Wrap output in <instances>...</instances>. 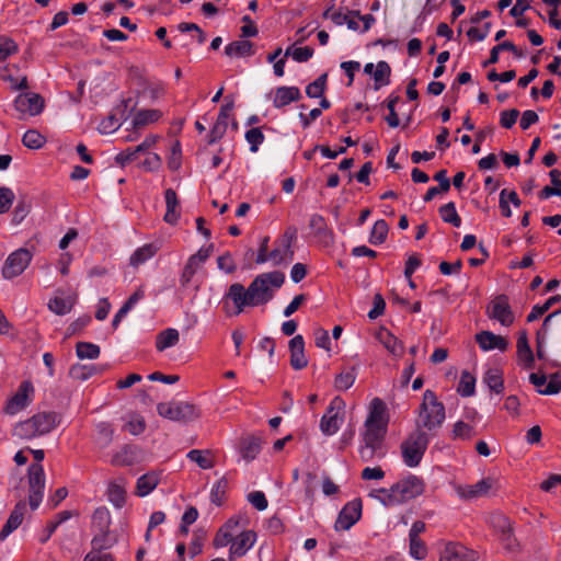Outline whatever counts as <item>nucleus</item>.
Here are the masks:
<instances>
[{
  "label": "nucleus",
  "mask_w": 561,
  "mask_h": 561,
  "mask_svg": "<svg viewBox=\"0 0 561 561\" xmlns=\"http://www.w3.org/2000/svg\"><path fill=\"white\" fill-rule=\"evenodd\" d=\"M284 283L285 274L280 271L256 275L248 288L240 283H233L222 298L224 306L227 308L228 301H232L234 310L231 314L239 316L247 307H257L271 301Z\"/></svg>",
  "instance_id": "nucleus-1"
},
{
  "label": "nucleus",
  "mask_w": 561,
  "mask_h": 561,
  "mask_svg": "<svg viewBox=\"0 0 561 561\" xmlns=\"http://www.w3.org/2000/svg\"><path fill=\"white\" fill-rule=\"evenodd\" d=\"M60 423V415L53 411H43L32 417L18 423L13 435L22 439H33L50 433Z\"/></svg>",
  "instance_id": "nucleus-2"
},
{
  "label": "nucleus",
  "mask_w": 561,
  "mask_h": 561,
  "mask_svg": "<svg viewBox=\"0 0 561 561\" xmlns=\"http://www.w3.org/2000/svg\"><path fill=\"white\" fill-rule=\"evenodd\" d=\"M445 407L438 401L434 391L427 389L423 393V401L420 405L419 420L416 421L417 427L427 431L439 428L445 421Z\"/></svg>",
  "instance_id": "nucleus-3"
},
{
  "label": "nucleus",
  "mask_w": 561,
  "mask_h": 561,
  "mask_svg": "<svg viewBox=\"0 0 561 561\" xmlns=\"http://www.w3.org/2000/svg\"><path fill=\"white\" fill-rule=\"evenodd\" d=\"M424 491V483L422 479L416 476L410 474L408 478L400 480L390 489H380L385 494L383 502L390 505L400 504L409 500L415 499Z\"/></svg>",
  "instance_id": "nucleus-4"
},
{
  "label": "nucleus",
  "mask_w": 561,
  "mask_h": 561,
  "mask_svg": "<svg viewBox=\"0 0 561 561\" xmlns=\"http://www.w3.org/2000/svg\"><path fill=\"white\" fill-rule=\"evenodd\" d=\"M386 434L370 432L362 433V440L358 447V454L364 462L380 460L387 455L385 444Z\"/></svg>",
  "instance_id": "nucleus-5"
},
{
  "label": "nucleus",
  "mask_w": 561,
  "mask_h": 561,
  "mask_svg": "<svg viewBox=\"0 0 561 561\" xmlns=\"http://www.w3.org/2000/svg\"><path fill=\"white\" fill-rule=\"evenodd\" d=\"M297 239V230L288 228L280 238L275 241V248L270 252L273 265H287L294 259L293 243Z\"/></svg>",
  "instance_id": "nucleus-6"
},
{
  "label": "nucleus",
  "mask_w": 561,
  "mask_h": 561,
  "mask_svg": "<svg viewBox=\"0 0 561 561\" xmlns=\"http://www.w3.org/2000/svg\"><path fill=\"white\" fill-rule=\"evenodd\" d=\"M344 401L339 397L330 402L320 420V430L324 435L332 436L340 430L344 420Z\"/></svg>",
  "instance_id": "nucleus-7"
},
{
  "label": "nucleus",
  "mask_w": 561,
  "mask_h": 561,
  "mask_svg": "<svg viewBox=\"0 0 561 561\" xmlns=\"http://www.w3.org/2000/svg\"><path fill=\"white\" fill-rule=\"evenodd\" d=\"M389 416L387 407L380 398H374L369 404V412L365 421V431L387 434Z\"/></svg>",
  "instance_id": "nucleus-8"
},
{
  "label": "nucleus",
  "mask_w": 561,
  "mask_h": 561,
  "mask_svg": "<svg viewBox=\"0 0 561 561\" xmlns=\"http://www.w3.org/2000/svg\"><path fill=\"white\" fill-rule=\"evenodd\" d=\"M157 412L160 416L175 422H187L195 417L194 405L182 401L160 402Z\"/></svg>",
  "instance_id": "nucleus-9"
},
{
  "label": "nucleus",
  "mask_w": 561,
  "mask_h": 561,
  "mask_svg": "<svg viewBox=\"0 0 561 561\" xmlns=\"http://www.w3.org/2000/svg\"><path fill=\"white\" fill-rule=\"evenodd\" d=\"M28 485L30 506L32 510H36L43 500L45 489V472L41 463H32L28 467Z\"/></svg>",
  "instance_id": "nucleus-10"
},
{
  "label": "nucleus",
  "mask_w": 561,
  "mask_h": 561,
  "mask_svg": "<svg viewBox=\"0 0 561 561\" xmlns=\"http://www.w3.org/2000/svg\"><path fill=\"white\" fill-rule=\"evenodd\" d=\"M32 260V253L24 248L12 252L5 260L2 267V275L7 279H11L21 275L28 266Z\"/></svg>",
  "instance_id": "nucleus-11"
},
{
  "label": "nucleus",
  "mask_w": 561,
  "mask_h": 561,
  "mask_svg": "<svg viewBox=\"0 0 561 561\" xmlns=\"http://www.w3.org/2000/svg\"><path fill=\"white\" fill-rule=\"evenodd\" d=\"M360 516L362 501L359 499H355L347 502L339 513V516L335 520V530H348L359 520Z\"/></svg>",
  "instance_id": "nucleus-12"
},
{
  "label": "nucleus",
  "mask_w": 561,
  "mask_h": 561,
  "mask_svg": "<svg viewBox=\"0 0 561 561\" xmlns=\"http://www.w3.org/2000/svg\"><path fill=\"white\" fill-rule=\"evenodd\" d=\"M489 314L502 325L510 327L514 322V314L508 302V297L504 294L496 296L489 306Z\"/></svg>",
  "instance_id": "nucleus-13"
},
{
  "label": "nucleus",
  "mask_w": 561,
  "mask_h": 561,
  "mask_svg": "<svg viewBox=\"0 0 561 561\" xmlns=\"http://www.w3.org/2000/svg\"><path fill=\"white\" fill-rule=\"evenodd\" d=\"M129 102L130 100L122 101L107 117L100 122L99 130L101 134H112L122 126V123L127 118L126 112Z\"/></svg>",
  "instance_id": "nucleus-14"
},
{
  "label": "nucleus",
  "mask_w": 561,
  "mask_h": 561,
  "mask_svg": "<svg viewBox=\"0 0 561 561\" xmlns=\"http://www.w3.org/2000/svg\"><path fill=\"white\" fill-rule=\"evenodd\" d=\"M14 107L22 114L38 115L44 108V100L37 93H21L14 100Z\"/></svg>",
  "instance_id": "nucleus-15"
},
{
  "label": "nucleus",
  "mask_w": 561,
  "mask_h": 561,
  "mask_svg": "<svg viewBox=\"0 0 561 561\" xmlns=\"http://www.w3.org/2000/svg\"><path fill=\"white\" fill-rule=\"evenodd\" d=\"M33 391V386L28 381H23L15 394L10 398L4 407V412L14 415L22 411L28 404V393Z\"/></svg>",
  "instance_id": "nucleus-16"
},
{
  "label": "nucleus",
  "mask_w": 561,
  "mask_h": 561,
  "mask_svg": "<svg viewBox=\"0 0 561 561\" xmlns=\"http://www.w3.org/2000/svg\"><path fill=\"white\" fill-rule=\"evenodd\" d=\"M256 535L254 531L248 530L234 537L232 545L229 549V559L232 561L236 558L243 557L255 543Z\"/></svg>",
  "instance_id": "nucleus-17"
},
{
  "label": "nucleus",
  "mask_w": 561,
  "mask_h": 561,
  "mask_svg": "<svg viewBox=\"0 0 561 561\" xmlns=\"http://www.w3.org/2000/svg\"><path fill=\"white\" fill-rule=\"evenodd\" d=\"M476 553L460 543L449 542L440 552L439 561H473Z\"/></svg>",
  "instance_id": "nucleus-18"
},
{
  "label": "nucleus",
  "mask_w": 561,
  "mask_h": 561,
  "mask_svg": "<svg viewBox=\"0 0 561 561\" xmlns=\"http://www.w3.org/2000/svg\"><path fill=\"white\" fill-rule=\"evenodd\" d=\"M496 481L493 478H484L474 484L466 485L459 489L461 497L470 500L488 495L489 492L494 488Z\"/></svg>",
  "instance_id": "nucleus-19"
},
{
  "label": "nucleus",
  "mask_w": 561,
  "mask_h": 561,
  "mask_svg": "<svg viewBox=\"0 0 561 561\" xmlns=\"http://www.w3.org/2000/svg\"><path fill=\"white\" fill-rule=\"evenodd\" d=\"M302 95L298 87H278L275 89L273 106L275 108H283L293 102L301 100Z\"/></svg>",
  "instance_id": "nucleus-20"
},
{
  "label": "nucleus",
  "mask_w": 561,
  "mask_h": 561,
  "mask_svg": "<svg viewBox=\"0 0 561 561\" xmlns=\"http://www.w3.org/2000/svg\"><path fill=\"white\" fill-rule=\"evenodd\" d=\"M26 504L20 501L11 512L7 523L0 531V540L4 541L23 522Z\"/></svg>",
  "instance_id": "nucleus-21"
},
{
  "label": "nucleus",
  "mask_w": 561,
  "mask_h": 561,
  "mask_svg": "<svg viewBox=\"0 0 561 561\" xmlns=\"http://www.w3.org/2000/svg\"><path fill=\"white\" fill-rule=\"evenodd\" d=\"M290 350V366L300 370L308 365V360L305 356V341L301 335H296L289 341Z\"/></svg>",
  "instance_id": "nucleus-22"
},
{
  "label": "nucleus",
  "mask_w": 561,
  "mask_h": 561,
  "mask_svg": "<svg viewBox=\"0 0 561 561\" xmlns=\"http://www.w3.org/2000/svg\"><path fill=\"white\" fill-rule=\"evenodd\" d=\"M263 440L259 436H247L241 439L239 445V453L241 458L247 462H250L256 458L261 453Z\"/></svg>",
  "instance_id": "nucleus-23"
},
{
  "label": "nucleus",
  "mask_w": 561,
  "mask_h": 561,
  "mask_svg": "<svg viewBox=\"0 0 561 561\" xmlns=\"http://www.w3.org/2000/svg\"><path fill=\"white\" fill-rule=\"evenodd\" d=\"M476 341L483 351H505L507 347V342L503 336L496 335L490 331H482L478 333L476 335Z\"/></svg>",
  "instance_id": "nucleus-24"
},
{
  "label": "nucleus",
  "mask_w": 561,
  "mask_h": 561,
  "mask_svg": "<svg viewBox=\"0 0 561 561\" xmlns=\"http://www.w3.org/2000/svg\"><path fill=\"white\" fill-rule=\"evenodd\" d=\"M482 381L488 386L490 391L500 394L504 390L503 373L496 367H490L485 370Z\"/></svg>",
  "instance_id": "nucleus-25"
},
{
  "label": "nucleus",
  "mask_w": 561,
  "mask_h": 561,
  "mask_svg": "<svg viewBox=\"0 0 561 561\" xmlns=\"http://www.w3.org/2000/svg\"><path fill=\"white\" fill-rule=\"evenodd\" d=\"M376 337L392 355L400 356L402 354V343L386 328H381Z\"/></svg>",
  "instance_id": "nucleus-26"
},
{
  "label": "nucleus",
  "mask_w": 561,
  "mask_h": 561,
  "mask_svg": "<svg viewBox=\"0 0 561 561\" xmlns=\"http://www.w3.org/2000/svg\"><path fill=\"white\" fill-rule=\"evenodd\" d=\"M159 483L157 472H148L137 479L136 495L144 497L151 493Z\"/></svg>",
  "instance_id": "nucleus-27"
},
{
  "label": "nucleus",
  "mask_w": 561,
  "mask_h": 561,
  "mask_svg": "<svg viewBox=\"0 0 561 561\" xmlns=\"http://www.w3.org/2000/svg\"><path fill=\"white\" fill-rule=\"evenodd\" d=\"M164 198L167 205L164 220L170 225H175L180 217V213L178 211L179 201L175 191L172 188H168L164 192Z\"/></svg>",
  "instance_id": "nucleus-28"
},
{
  "label": "nucleus",
  "mask_w": 561,
  "mask_h": 561,
  "mask_svg": "<svg viewBox=\"0 0 561 561\" xmlns=\"http://www.w3.org/2000/svg\"><path fill=\"white\" fill-rule=\"evenodd\" d=\"M503 50H510L514 54L517 58H523L525 56L524 51L519 48H517L511 41L502 42L497 45H495L491 51L490 57L486 61L483 62V67H488L490 65H494L499 61V54Z\"/></svg>",
  "instance_id": "nucleus-29"
},
{
  "label": "nucleus",
  "mask_w": 561,
  "mask_h": 561,
  "mask_svg": "<svg viewBox=\"0 0 561 561\" xmlns=\"http://www.w3.org/2000/svg\"><path fill=\"white\" fill-rule=\"evenodd\" d=\"M104 368L102 366L95 364L82 365L76 364L72 365L69 369V376L76 380H87L93 375L102 373Z\"/></svg>",
  "instance_id": "nucleus-30"
},
{
  "label": "nucleus",
  "mask_w": 561,
  "mask_h": 561,
  "mask_svg": "<svg viewBox=\"0 0 561 561\" xmlns=\"http://www.w3.org/2000/svg\"><path fill=\"white\" fill-rule=\"evenodd\" d=\"M179 340H180L179 331L173 328H168L157 334L156 348L159 352H163L164 350L176 345Z\"/></svg>",
  "instance_id": "nucleus-31"
},
{
  "label": "nucleus",
  "mask_w": 561,
  "mask_h": 561,
  "mask_svg": "<svg viewBox=\"0 0 561 561\" xmlns=\"http://www.w3.org/2000/svg\"><path fill=\"white\" fill-rule=\"evenodd\" d=\"M228 57H248L254 55L253 44L250 41H234L225 47Z\"/></svg>",
  "instance_id": "nucleus-32"
},
{
  "label": "nucleus",
  "mask_w": 561,
  "mask_h": 561,
  "mask_svg": "<svg viewBox=\"0 0 561 561\" xmlns=\"http://www.w3.org/2000/svg\"><path fill=\"white\" fill-rule=\"evenodd\" d=\"M517 355L527 369L534 368L535 358L525 332L517 339Z\"/></svg>",
  "instance_id": "nucleus-33"
},
{
  "label": "nucleus",
  "mask_w": 561,
  "mask_h": 561,
  "mask_svg": "<svg viewBox=\"0 0 561 561\" xmlns=\"http://www.w3.org/2000/svg\"><path fill=\"white\" fill-rule=\"evenodd\" d=\"M157 251L158 247H156L153 243L144 244L131 254L129 263L131 266L138 267L139 265L150 260L157 253Z\"/></svg>",
  "instance_id": "nucleus-34"
},
{
  "label": "nucleus",
  "mask_w": 561,
  "mask_h": 561,
  "mask_svg": "<svg viewBox=\"0 0 561 561\" xmlns=\"http://www.w3.org/2000/svg\"><path fill=\"white\" fill-rule=\"evenodd\" d=\"M136 447L131 445H125L121 450L115 453L112 457V465L114 466H130L136 461Z\"/></svg>",
  "instance_id": "nucleus-35"
},
{
  "label": "nucleus",
  "mask_w": 561,
  "mask_h": 561,
  "mask_svg": "<svg viewBox=\"0 0 561 561\" xmlns=\"http://www.w3.org/2000/svg\"><path fill=\"white\" fill-rule=\"evenodd\" d=\"M391 68L389 64L385 60H380L376 65V69L374 71V81L375 90H379L381 87L388 85L390 83Z\"/></svg>",
  "instance_id": "nucleus-36"
},
{
  "label": "nucleus",
  "mask_w": 561,
  "mask_h": 561,
  "mask_svg": "<svg viewBox=\"0 0 561 561\" xmlns=\"http://www.w3.org/2000/svg\"><path fill=\"white\" fill-rule=\"evenodd\" d=\"M438 213L444 222L450 224L456 228L461 226L462 220L457 213L456 204L454 202H448L447 204L442 205Z\"/></svg>",
  "instance_id": "nucleus-37"
},
{
  "label": "nucleus",
  "mask_w": 561,
  "mask_h": 561,
  "mask_svg": "<svg viewBox=\"0 0 561 561\" xmlns=\"http://www.w3.org/2000/svg\"><path fill=\"white\" fill-rule=\"evenodd\" d=\"M108 501L116 507L122 508L126 503V490L117 482H111L107 489Z\"/></svg>",
  "instance_id": "nucleus-38"
},
{
  "label": "nucleus",
  "mask_w": 561,
  "mask_h": 561,
  "mask_svg": "<svg viewBox=\"0 0 561 561\" xmlns=\"http://www.w3.org/2000/svg\"><path fill=\"white\" fill-rule=\"evenodd\" d=\"M388 231H389V226H388L387 221L383 219L377 220L374 224L373 229L370 231L369 239H368L369 243H371L373 245H379V244L383 243L387 239Z\"/></svg>",
  "instance_id": "nucleus-39"
},
{
  "label": "nucleus",
  "mask_w": 561,
  "mask_h": 561,
  "mask_svg": "<svg viewBox=\"0 0 561 561\" xmlns=\"http://www.w3.org/2000/svg\"><path fill=\"white\" fill-rule=\"evenodd\" d=\"M457 392L461 397H471L476 392V377L469 371L465 370L461 373Z\"/></svg>",
  "instance_id": "nucleus-40"
},
{
  "label": "nucleus",
  "mask_w": 561,
  "mask_h": 561,
  "mask_svg": "<svg viewBox=\"0 0 561 561\" xmlns=\"http://www.w3.org/2000/svg\"><path fill=\"white\" fill-rule=\"evenodd\" d=\"M401 450H402L403 461L410 468L419 466L424 454H425L422 450H417L416 448H413L405 442H403L401 444Z\"/></svg>",
  "instance_id": "nucleus-41"
},
{
  "label": "nucleus",
  "mask_w": 561,
  "mask_h": 561,
  "mask_svg": "<svg viewBox=\"0 0 561 561\" xmlns=\"http://www.w3.org/2000/svg\"><path fill=\"white\" fill-rule=\"evenodd\" d=\"M561 301V295L551 296L542 305H535L527 316V322H534L543 316L553 305Z\"/></svg>",
  "instance_id": "nucleus-42"
},
{
  "label": "nucleus",
  "mask_w": 561,
  "mask_h": 561,
  "mask_svg": "<svg viewBox=\"0 0 561 561\" xmlns=\"http://www.w3.org/2000/svg\"><path fill=\"white\" fill-rule=\"evenodd\" d=\"M160 117L161 112L159 110H141L136 113L133 119V125L135 128H139L157 122Z\"/></svg>",
  "instance_id": "nucleus-43"
},
{
  "label": "nucleus",
  "mask_w": 561,
  "mask_h": 561,
  "mask_svg": "<svg viewBox=\"0 0 561 561\" xmlns=\"http://www.w3.org/2000/svg\"><path fill=\"white\" fill-rule=\"evenodd\" d=\"M404 442L413 448L425 453L430 444V436L426 432L422 431V427H417Z\"/></svg>",
  "instance_id": "nucleus-44"
},
{
  "label": "nucleus",
  "mask_w": 561,
  "mask_h": 561,
  "mask_svg": "<svg viewBox=\"0 0 561 561\" xmlns=\"http://www.w3.org/2000/svg\"><path fill=\"white\" fill-rule=\"evenodd\" d=\"M100 352V346L90 342H78L76 345V353L80 359H95Z\"/></svg>",
  "instance_id": "nucleus-45"
},
{
  "label": "nucleus",
  "mask_w": 561,
  "mask_h": 561,
  "mask_svg": "<svg viewBox=\"0 0 561 561\" xmlns=\"http://www.w3.org/2000/svg\"><path fill=\"white\" fill-rule=\"evenodd\" d=\"M327 81H328V75L322 73L314 81H312L311 83H309L306 87V94L310 99L321 98L327 90Z\"/></svg>",
  "instance_id": "nucleus-46"
},
{
  "label": "nucleus",
  "mask_w": 561,
  "mask_h": 561,
  "mask_svg": "<svg viewBox=\"0 0 561 561\" xmlns=\"http://www.w3.org/2000/svg\"><path fill=\"white\" fill-rule=\"evenodd\" d=\"M73 306V301L70 297L62 298V297H55L51 298L48 302V308L50 311L58 316H64L70 312L71 308Z\"/></svg>",
  "instance_id": "nucleus-47"
},
{
  "label": "nucleus",
  "mask_w": 561,
  "mask_h": 561,
  "mask_svg": "<svg viewBox=\"0 0 561 561\" xmlns=\"http://www.w3.org/2000/svg\"><path fill=\"white\" fill-rule=\"evenodd\" d=\"M489 523L499 536L513 529L510 518L502 513L492 514Z\"/></svg>",
  "instance_id": "nucleus-48"
},
{
  "label": "nucleus",
  "mask_w": 561,
  "mask_h": 561,
  "mask_svg": "<svg viewBox=\"0 0 561 561\" xmlns=\"http://www.w3.org/2000/svg\"><path fill=\"white\" fill-rule=\"evenodd\" d=\"M476 435L474 427L463 421L454 424L453 439L468 440Z\"/></svg>",
  "instance_id": "nucleus-49"
},
{
  "label": "nucleus",
  "mask_w": 561,
  "mask_h": 561,
  "mask_svg": "<svg viewBox=\"0 0 561 561\" xmlns=\"http://www.w3.org/2000/svg\"><path fill=\"white\" fill-rule=\"evenodd\" d=\"M356 379V369L354 367L336 376L334 386L337 390H347L351 388Z\"/></svg>",
  "instance_id": "nucleus-50"
},
{
  "label": "nucleus",
  "mask_w": 561,
  "mask_h": 561,
  "mask_svg": "<svg viewBox=\"0 0 561 561\" xmlns=\"http://www.w3.org/2000/svg\"><path fill=\"white\" fill-rule=\"evenodd\" d=\"M31 210V202L25 197L21 196L18 201L16 206L13 210L12 221L15 225L21 224Z\"/></svg>",
  "instance_id": "nucleus-51"
},
{
  "label": "nucleus",
  "mask_w": 561,
  "mask_h": 561,
  "mask_svg": "<svg viewBox=\"0 0 561 561\" xmlns=\"http://www.w3.org/2000/svg\"><path fill=\"white\" fill-rule=\"evenodd\" d=\"M228 488V480L222 477L219 479L211 488L210 491V501L215 505L219 506L222 504L226 491Z\"/></svg>",
  "instance_id": "nucleus-52"
},
{
  "label": "nucleus",
  "mask_w": 561,
  "mask_h": 561,
  "mask_svg": "<svg viewBox=\"0 0 561 561\" xmlns=\"http://www.w3.org/2000/svg\"><path fill=\"white\" fill-rule=\"evenodd\" d=\"M244 137L250 145V151L253 153L257 152L260 145L265 140V136L259 127H253L247 130Z\"/></svg>",
  "instance_id": "nucleus-53"
},
{
  "label": "nucleus",
  "mask_w": 561,
  "mask_h": 561,
  "mask_svg": "<svg viewBox=\"0 0 561 561\" xmlns=\"http://www.w3.org/2000/svg\"><path fill=\"white\" fill-rule=\"evenodd\" d=\"M22 142L26 148L39 149L44 145L45 139L37 130L30 129L23 135Z\"/></svg>",
  "instance_id": "nucleus-54"
},
{
  "label": "nucleus",
  "mask_w": 561,
  "mask_h": 561,
  "mask_svg": "<svg viewBox=\"0 0 561 561\" xmlns=\"http://www.w3.org/2000/svg\"><path fill=\"white\" fill-rule=\"evenodd\" d=\"M409 552L415 560H423L427 554V548L420 538H409Z\"/></svg>",
  "instance_id": "nucleus-55"
},
{
  "label": "nucleus",
  "mask_w": 561,
  "mask_h": 561,
  "mask_svg": "<svg viewBox=\"0 0 561 561\" xmlns=\"http://www.w3.org/2000/svg\"><path fill=\"white\" fill-rule=\"evenodd\" d=\"M291 56L293 59L297 62H306L313 56V48L309 46L298 47V48H287L285 51V57Z\"/></svg>",
  "instance_id": "nucleus-56"
},
{
  "label": "nucleus",
  "mask_w": 561,
  "mask_h": 561,
  "mask_svg": "<svg viewBox=\"0 0 561 561\" xmlns=\"http://www.w3.org/2000/svg\"><path fill=\"white\" fill-rule=\"evenodd\" d=\"M199 265L195 263V259L187 260L186 264L183 267L182 274L180 276V284L182 287H187L197 272Z\"/></svg>",
  "instance_id": "nucleus-57"
},
{
  "label": "nucleus",
  "mask_w": 561,
  "mask_h": 561,
  "mask_svg": "<svg viewBox=\"0 0 561 561\" xmlns=\"http://www.w3.org/2000/svg\"><path fill=\"white\" fill-rule=\"evenodd\" d=\"M15 53H18L16 43L10 37L0 36V62Z\"/></svg>",
  "instance_id": "nucleus-58"
},
{
  "label": "nucleus",
  "mask_w": 561,
  "mask_h": 561,
  "mask_svg": "<svg viewBox=\"0 0 561 561\" xmlns=\"http://www.w3.org/2000/svg\"><path fill=\"white\" fill-rule=\"evenodd\" d=\"M14 199L15 195L11 188L0 186V214H4L11 208Z\"/></svg>",
  "instance_id": "nucleus-59"
},
{
  "label": "nucleus",
  "mask_w": 561,
  "mask_h": 561,
  "mask_svg": "<svg viewBox=\"0 0 561 561\" xmlns=\"http://www.w3.org/2000/svg\"><path fill=\"white\" fill-rule=\"evenodd\" d=\"M187 458L191 461L196 462L202 469H210L214 466L213 461L199 449L190 450L187 453Z\"/></svg>",
  "instance_id": "nucleus-60"
},
{
  "label": "nucleus",
  "mask_w": 561,
  "mask_h": 561,
  "mask_svg": "<svg viewBox=\"0 0 561 561\" xmlns=\"http://www.w3.org/2000/svg\"><path fill=\"white\" fill-rule=\"evenodd\" d=\"M519 116V111L516 108L502 111L500 114V124L503 128H512Z\"/></svg>",
  "instance_id": "nucleus-61"
},
{
  "label": "nucleus",
  "mask_w": 561,
  "mask_h": 561,
  "mask_svg": "<svg viewBox=\"0 0 561 561\" xmlns=\"http://www.w3.org/2000/svg\"><path fill=\"white\" fill-rule=\"evenodd\" d=\"M248 501L257 510L264 511L267 508L268 502L262 491H253L248 494Z\"/></svg>",
  "instance_id": "nucleus-62"
},
{
  "label": "nucleus",
  "mask_w": 561,
  "mask_h": 561,
  "mask_svg": "<svg viewBox=\"0 0 561 561\" xmlns=\"http://www.w3.org/2000/svg\"><path fill=\"white\" fill-rule=\"evenodd\" d=\"M217 264L218 268L224 271L226 274H232L237 270L232 255L229 252L220 255L217 259Z\"/></svg>",
  "instance_id": "nucleus-63"
},
{
  "label": "nucleus",
  "mask_w": 561,
  "mask_h": 561,
  "mask_svg": "<svg viewBox=\"0 0 561 561\" xmlns=\"http://www.w3.org/2000/svg\"><path fill=\"white\" fill-rule=\"evenodd\" d=\"M561 390V380L557 375L552 376L542 389H537L540 394L552 396L559 393Z\"/></svg>",
  "instance_id": "nucleus-64"
}]
</instances>
